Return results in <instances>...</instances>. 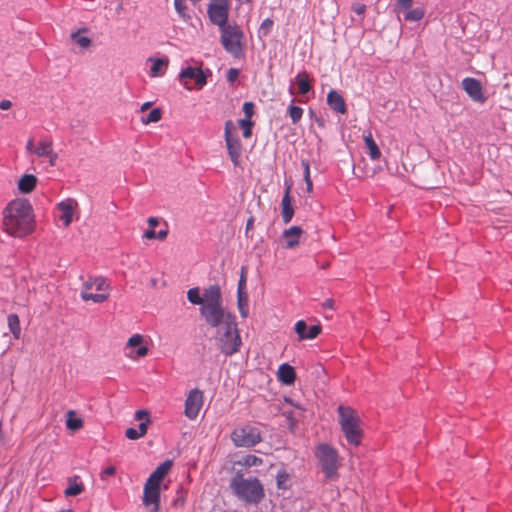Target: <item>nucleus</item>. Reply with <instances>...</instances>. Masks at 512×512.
<instances>
[{"mask_svg": "<svg viewBox=\"0 0 512 512\" xmlns=\"http://www.w3.org/2000/svg\"><path fill=\"white\" fill-rule=\"evenodd\" d=\"M5 231L13 236L22 238L35 229L33 207L26 198H16L10 201L3 211Z\"/></svg>", "mask_w": 512, "mask_h": 512, "instance_id": "obj_1", "label": "nucleus"}, {"mask_svg": "<svg viewBox=\"0 0 512 512\" xmlns=\"http://www.w3.org/2000/svg\"><path fill=\"white\" fill-rule=\"evenodd\" d=\"M211 328H218L224 325V331L216 337L218 348L225 356H232L240 351L242 339L238 329L236 315L225 307L217 312V317L206 321Z\"/></svg>", "mask_w": 512, "mask_h": 512, "instance_id": "obj_2", "label": "nucleus"}, {"mask_svg": "<svg viewBox=\"0 0 512 512\" xmlns=\"http://www.w3.org/2000/svg\"><path fill=\"white\" fill-rule=\"evenodd\" d=\"M187 300L192 305L200 306L199 312L205 322L215 319L217 312L224 307L221 287L218 284L205 288L203 294L198 286L190 288L187 291Z\"/></svg>", "mask_w": 512, "mask_h": 512, "instance_id": "obj_3", "label": "nucleus"}, {"mask_svg": "<svg viewBox=\"0 0 512 512\" xmlns=\"http://www.w3.org/2000/svg\"><path fill=\"white\" fill-rule=\"evenodd\" d=\"M229 487L239 500L252 505L260 504L265 498V490L257 477L244 478L241 470L231 478Z\"/></svg>", "mask_w": 512, "mask_h": 512, "instance_id": "obj_4", "label": "nucleus"}, {"mask_svg": "<svg viewBox=\"0 0 512 512\" xmlns=\"http://www.w3.org/2000/svg\"><path fill=\"white\" fill-rule=\"evenodd\" d=\"M338 420L341 430L352 446H359L363 438V430L360 427L361 419L355 409L350 406L339 405L337 408Z\"/></svg>", "mask_w": 512, "mask_h": 512, "instance_id": "obj_5", "label": "nucleus"}, {"mask_svg": "<svg viewBox=\"0 0 512 512\" xmlns=\"http://www.w3.org/2000/svg\"><path fill=\"white\" fill-rule=\"evenodd\" d=\"M220 35V43L226 52L235 58L244 57L245 53V35L240 26L236 23H228L218 28Z\"/></svg>", "mask_w": 512, "mask_h": 512, "instance_id": "obj_6", "label": "nucleus"}, {"mask_svg": "<svg viewBox=\"0 0 512 512\" xmlns=\"http://www.w3.org/2000/svg\"><path fill=\"white\" fill-rule=\"evenodd\" d=\"M212 76V71L209 68L202 69L187 65L182 67L178 74V80L187 90H201L208 82V78Z\"/></svg>", "mask_w": 512, "mask_h": 512, "instance_id": "obj_7", "label": "nucleus"}, {"mask_svg": "<svg viewBox=\"0 0 512 512\" xmlns=\"http://www.w3.org/2000/svg\"><path fill=\"white\" fill-rule=\"evenodd\" d=\"M317 457L321 470L327 479H333L337 475L338 452L329 444L322 443L317 447Z\"/></svg>", "mask_w": 512, "mask_h": 512, "instance_id": "obj_8", "label": "nucleus"}, {"mask_svg": "<svg viewBox=\"0 0 512 512\" xmlns=\"http://www.w3.org/2000/svg\"><path fill=\"white\" fill-rule=\"evenodd\" d=\"M231 440L236 447H253L262 441L260 430L252 425L235 428L231 433Z\"/></svg>", "mask_w": 512, "mask_h": 512, "instance_id": "obj_9", "label": "nucleus"}, {"mask_svg": "<svg viewBox=\"0 0 512 512\" xmlns=\"http://www.w3.org/2000/svg\"><path fill=\"white\" fill-rule=\"evenodd\" d=\"M230 9L231 5L229 0H210L207 5L209 21L218 28H222L223 25L230 23Z\"/></svg>", "mask_w": 512, "mask_h": 512, "instance_id": "obj_10", "label": "nucleus"}, {"mask_svg": "<svg viewBox=\"0 0 512 512\" xmlns=\"http://www.w3.org/2000/svg\"><path fill=\"white\" fill-rule=\"evenodd\" d=\"M314 79L310 76L307 71L299 72L293 80H291L288 92L294 96L298 93L302 97H306L309 94H314Z\"/></svg>", "mask_w": 512, "mask_h": 512, "instance_id": "obj_11", "label": "nucleus"}, {"mask_svg": "<svg viewBox=\"0 0 512 512\" xmlns=\"http://www.w3.org/2000/svg\"><path fill=\"white\" fill-rule=\"evenodd\" d=\"M461 88L475 103L483 104L488 99L484 92L482 82L479 79L474 77H466L461 82Z\"/></svg>", "mask_w": 512, "mask_h": 512, "instance_id": "obj_12", "label": "nucleus"}, {"mask_svg": "<svg viewBox=\"0 0 512 512\" xmlns=\"http://www.w3.org/2000/svg\"><path fill=\"white\" fill-rule=\"evenodd\" d=\"M202 405L203 392L198 388L192 389L185 400V416L190 420H194L198 416Z\"/></svg>", "mask_w": 512, "mask_h": 512, "instance_id": "obj_13", "label": "nucleus"}, {"mask_svg": "<svg viewBox=\"0 0 512 512\" xmlns=\"http://www.w3.org/2000/svg\"><path fill=\"white\" fill-rule=\"evenodd\" d=\"M322 327L320 324L308 325L306 321L299 320L295 323L294 331L300 340L315 339L321 333Z\"/></svg>", "mask_w": 512, "mask_h": 512, "instance_id": "obj_14", "label": "nucleus"}, {"mask_svg": "<svg viewBox=\"0 0 512 512\" xmlns=\"http://www.w3.org/2000/svg\"><path fill=\"white\" fill-rule=\"evenodd\" d=\"M56 207L60 212L59 219L65 227H68L73 221L75 208L77 207L76 200L67 198L59 202Z\"/></svg>", "mask_w": 512, "mask_h": 512, "instance_id": "obj_15", "label": "nucleus"}, {"mask_svg": "<svg viewBox=\"0 0 512 512\" xmlns=\"http://www.w3.org/2000/svg\"><path fill=\"white\" fill-rule=\"evenodd\" d=\"M142 502L145 506L160 505L161 487L146 481L143 487Z\"/></svg>", "mask_w": 512, "mask_h": 512, "instance_id": "obj_16", "label": "nucleus"}, {"mask_svg": "<svg viewBox=\"0 0 512 512\" xmlns=\"http://www.w3.org/2000/svg\"><path fill=\"white\" fill-rule=\"evenodd\" d=\"M326 101L330 109H332L336 113L341 115L347 114L348 108L346 101L339 91L331 89L327 94Z\"/></svg>", "mask_w": 512, "mask_h": 512, "instance_id": "obj_17", "label": "nucleus"}, {"mask_svg": "<svg viewBox=\"0 0 512 512\" xmlns=\"http://www.w3.org/2000/svg\"><path fill=\"white\" fill-rule=\"evenodd\" d=\"M224 139L231 162L235 167L239 166L242 151V143L239 136L236 134Z\"/></svg>", "mask_w": 512, "mask_h": 512, "instance_id": "obj_18", "label": "nucleus"}, {"mask_svg": "<svg viewBox=\"0 0 512 512\" xmlns=\"http://www.w3.org/2000/svg\"><path fill=\"white\" fill-rule=\"evenodd\" d=\"M290 189H291V186L287 185L284 195L281 200V204H280L281 216H282V220L285 224L290 223L295 214V209H294V205H293L294 200L290 194Z\"/></svg>", "mask_w": 512, "mask_h": 512, "instance_id": "obj_19", "label": "nucleus"}, {"mask_svg": "<svg viewBox=\"0 0 512 512\" xmlns=\"http://www.w3.org/2000/svg\"><path fill=\"white\" fill-rule=\"evenodd\" d=\"M173 464L174 462L172 459H166L154 469V471L149 475L146 481H150L152 484L161 487V482L169 474L173 467Z\"/></svg>", "mask_w": 512, "mask_h": 512, "instance_id": "obj_20", "label": "nucleus"}, {"mask_svg": "<svg viewBox=\"0 0 512 512\" xmlns=\"http://www.w3.org/2000/svg\"><path fill=\"white\" fill-rule=\"evenodd\" d=\"M304 234V230L297 225L285 229L282 233V238L285 240L284 247L287 249H294L300 243V238Z\"/></svg>", "mask_w": 512, "mask_h": 512, "instance_id": "obj_21", "label": "nucleus"}, {"mask_svg": "<svg viewBox=\"0 0 512 512\" xmlns=\"http://www.w3.org/2000/svg\"><path fill=\"white\" fill-rule=\"evenodd\" d=\"M296 371L289 363H282L277 370V380L285 386H291L296 380Z\"/></svg>", "mask_w": 512, "mask_h": 512, "instance_id": "obj_22", "label": "nucleus"}, {"mask_svg": "<svg viewBox=\"0 0 512 512\" xmlns=\"http://www.w3.org/2000/svg\"><path fill=\"white\" fill-rule=\"evenodd\" d=\"M127 348L131 349V353H134L137 358L144 357L148 353V348L143 345V336L140 334H134L128 339Z\"/></svg>", "mask_w": 512, "mask_h": 512, "instance_id": "obj_23", "label": "nucleus"}, {"mask_svg": "<svg viewBox=\"0 0 512 512\" xmlns=\"http://www.w3.org/2000/svg\"><path fill=\"white\" fill-rule=\"evenodd\" d=\"M38 178L34 174L25 173L17 181V188L21 194L31 193L37 186Z\"/></svg>", "mask_w": 512, "mask_h": 512, "instance_id": "obj_24", "label": "nucleus"}, {"mask_svg": "<svg viewBox=\"0 0 512 512\" xmlns=\"http://www.w3.org/2000/svg\"><path fill=\"white\" fill-rule=\"evenodd\" d=\"M149 61L152 62L149 72L151 77H161L165 74L166 68L169 64V59L167 56L159 58L150 57Z\"/></svg>", "mask_w": 512, "mask_h": 512, "instance_id": "obj_25", "label": "nucleus"}, {"mask_svg": "<svg viewBox=\"0 0 512 512\" xmlns=\"http://www.w3.org/2000/svg\"><path fill=\"white\" fill-rule=\"evenodd\" d=\"M78 479V476L68 478V485L64 490V495L66 497H76L84 491L85 487L83 483L78 482Z\"/></svg>", "mask_w": 512, "mask_h": 512, "instance_id": "obj_26", "label": "nucleus"}, {"mask_svg": "<svg viewBox=\"0 0 512 512\" xmlns=\"http://www.w3.org/2000/svg\"><path fill=\"white\" fill-rule=\"evenodd\" d=\"M291 474L287 472L285 464L281 463V468L276 474V486L279 490H287L291 488Z\"/></svg>", "mask_w": 512, "mask_h": 512, "instance_id": "obj_27", "label": "nucleus"}, {"mask_svg": "<svg viewBox=\"0 0 512 512\" xmlns=\"http://www.w3.org/2000/svg\"><path fill=\"white\" fill-rule=\"evenodd\" d=\"M84 425V421L79 417L74 410H69L66 413V428L71 432H77Z\"/></svg>", "mask_w": 512, "mask_h": 512, "instance_id": "obj_28", "label": "nucleus"}, {"mask_svg": "<svg viewBox=\"0 0 512 512\" xmlns=\"http://www.w3.org/2000/svg\"><path fill=\"white\" fill-rule=\"evenodd\" d=\"M364 143L372 160H377L381 157L380 148L378 147L371 133L364 136Z\"/></svg>", "mask_w": 512, "mask_h": 512, "instance_id": "obj_29", "label": "nucleus"}, {"mask_svg": "<svg viewBox=\"0 0 512 512\" xmlns=\"http://www.w3.org/2000/svg\"><path fill=\"white\" fill-rule=\"evenodd\" d=\"M8 327L15 339H19L21 335V326L19 316L15 313L9 314L7 317Z\"/></svg>", "mask_w": 512, "mask_h": 512, "instance_id": "obj_30", "label": "nucleus"}, {"mask_svg": "<svg viewBox=\"0 0 512 512\" xmlns=\"http://www.w3.org/2000/svg\"><path fill=\"white\" fill-rule=\"evenodd\" d=\"M402 15L407 22H418L423 19L425 10L422 7L410 8Z\"/></svg>", "mask_w": 512, "mask_h": 512, "instance_id": "obj_31", "label": "nucleus"}, {"mask_svg": "<svg viewBox=\"0 0 512 512\" xmlns=\"http://www.w3.org/2000/svg\"><path fill=\"white\" fill-rule=\"evenodd\" d=\"M263 463V459L252 454H248L243 456L241 459L235 461L236 465L244 466L247 468L253 467V466H259Z\"/></svg>", "mask_w": 512, "mask_h": 512, "instance_id": "obj_32", "label": "nucleus"}, {"mask_svg": "<svg viewBox=\"0 0 512 512\" xmlns=\"http://www.w3.org/2000/svg\"><path fill=\"white\" fill-rule=\"evenodd\" d=\"M85 31L86 29H82L71 34L72 41L83 49L89 48L92 44V40L89 37L82 35V32Z\"/></svg>", "mask_w": 512, "mask_h": 512, "instance_id": "obj_33", "label": "nucleus"}, {"mask_svg": "<svg viewBox=\"0 0 512 512\" xmlns=\"http://www.w3.org/2000/svg\"><path fill=\"white\" fill-rule=\"evenodd\" d=\"M163 111L159 107H155L151 109L146 115L141 117V121L143 124H151L157 123L162 118Z\"/></svg>", "mask_w": 512, "mask_h": 512, "instance_id": "obj_34", "label": "nucleus"}, {"mask_svg": "<svg viewBox=\"0 0 512 512\" xmlns=\"http://www.w3.org/2000/svg\"><path fill=\"white\" fill-rule=\"evenodd\" d=\"M294 103L295 99H292L290 105L287 108V114L291 118L292 123L297 124L303 116V109L300 106L295 105Z\"/></svg>", "mask_w": 512, "mask_h": 512, "instance_id": "obj_35", "label": "nucleus"}, {"mask_svg": "<svg viewBox=\"0 0 512 512\" xmlns=\"http://www.w3.org/2000/svg\"><path fill=\"white\" fill-rule=\"evenodd\" d=\"M237 307L242 318L248 317L249 305H248V293L237 294Z\"/></svg>", "mask_w": 512, "mask_h": 512, "instance_id": "obj_36", "label": "nucleus"}, {"mask_svg": "<svg viewBox=\"0 0 512 512\" xmlns=\"http://www.w3.org/2000/svg\"><path fill=\"white\" fill-rule=\"evenodd\" d=\"M238 126L242 130L244 138H250L253 134L255 122L252 119H239Z\"/></svg>", "mask_w": 512, "mask_h": 512, "instance_id": "obj_37", "label": "nucleus"}, {"mask_svg": "<svg viewBox=\"0 0 512 512\" xmlns=\"http://www.w3.org/2000/svg\"><path fill=\"white\" fill-rule=\"evenodd\" d=\"M81 298L84 301L92 300L95 303H102L107 300L108 294L104 293H90L88 291H81Z\"/></svg>", "mask_w": 512, "mask_h": 512, "instance_id": "obj_38", "label": "nucleus"}, {"mask_svg": "<svg viewBox=\"0 0 512 512\" xmlns=\"http://www.w3.org/2000/svg\"><path fill=\"white\" fill-rule=\"evenodd\" d=\"M51 146H52L51 141H47V140L41 141L40 144L38 145V147L34 150V153L38 157H46L51 154V151H52Z\"/></svg>", "mask_w": 512, "mask_h": 512, "instance_id": "obj_39", "label": "nucleus"}, {"mask_svg": "<svg viewBox=\"0 0 512 512\" xmlns=\"http://www.w3.org/2000/svg\"><path fill=\"white\" fill-rule=\"evenodd\" d=\"M414 0H396L393 11L397 14H403L410 8H412Z\"/></svg>", "mask_w": 512, "mask_h": 512, "instance_id": "obj_40", "label": "nucleus"}, {"mask_svg": "<svg viewBox=\"0 0 512 512\" xmlns=\"http://www.w3.org/2000/svg\"><path fill=\"white\" fill-rule=\"evenodd\" d=\"M273 25L274 21L271 18L263 20L258 30V37L261 39L268 36L271 33Z\"/></svg>", "mask_w": 512, "mask_h": 512, "instance_id": "obj_41", "label": "nucleus"}, {"mask_svg": "<svg viewBox=\"0 0 512 512\" xmlns=\"http://www.w3.org/2000/svg\"><path fill=\"white\" fill-rule=\"evenodd\" d=\"M247 269L246 267L241 268L240 278L237 285V294H247Z\"/></svg>", "mask_w": 512, "mask_h": 512, "instance_id": "obj_42", "label": "nucleus"}, {"mask_svg": "<svg viewBox=\"0 0 512 512\" xmlns=\"http://www.w3.org/2000/svg\"><path fill=\"white\" fill-rule=\"evenodd\" d=\"M186 494L187 490L180 484L177 489V497L173 500V505L175 507L183 506L186 502Z\"/></svg>", "mask_w": 512, "mask_h": 512, "instance_id": "obj_43", "label": "nucleus"}, {"mask_svg": "<svg viewBox=\"0 0 512 512\" xmlns=\"http://www.w3.org/2000/svg\"><path fill=\"white\" fill-rule=\"evenodd\" d=\"M256 106L254 102L252 101H246L242 105V111L244 113L243 119H252V117L255 115Z\"/></svg>", "mask_w": 512, "mask_h": 512, "instance_id": "obj_44", "label": "nucleus"}, {"mask_svg": "<svg viewBox=\"0 0 512 512\" xmlns=\"http://www.w3.org/2000/svg\"><path fill=\"white\" fill-rule=\"evenodd\" d=\"M239 76H240V69L230 68L226 74L227 82L230 85H234V83L238 80Z\"/></svg>", "mask_w": 512, "mask_h": 512, "instance_id": "obj_45", "label": "nucleus"}, {"mask_svg": "<svg viewBox=\"0 0 512 512\" xmlns=\"http://www.w3.org/2000/svg\"><path fill=\"white\" fill-rule=\"evenodd\" d=\"M174 7L176 12L182 17L183 19L186 18V4L185 0H174Z\"/></svg>", "mask_w": 512, "mask_h": 512, "instance_id": "obj_46", "label": "nucleus"}, {"mask_svg": "<svg viewBox=\"0 0 512 512\" xmlns=\"http://www.w3.org/2000/svg\"><path fill=\"white\" fill-rule=\"evenodd\" d=\"M236 127L232 120H227L224 126V138L236 135Z\"/></svg>", "mask_w": 512, "mask_h": 512, "instance_id": "obj_47", "label": "nucleus"}, {"mask_svg": "<svg viewBox=\"0 0 512 512\" xmlns=\"http://www.w3.org/2000/svg\"><path fill=\"white\" fill-rule=\"evenodd\" d=\"M283 415L286 417L288 421V425L290 430H293L297 426V419L294 417L293 411H285L283 412Z\"/></svg>", "mask_w": 512, "mask_h": 512, "instance_id": "obj_48", "label": "nucleus"}, {"mask_svg": "<svg viewBox=\"0 0 512 512\" xmlns=\"http://www.w3.org/2000/svg\"><path fill=\"white\" fill-rule=\"evenodd\" d=\"M125 436L130 440H137L142 437L141 433H139L135 427L127 428L125 431Z\"/></svg>", "mask_w": 512, "mask_h": 512, "instance_id": "obj_49", "label": "nucleus"}, {"mask_svg": "<svg viewBox=\"0 0 512 512\" xmlns=\"http://www.w3.org/2000/svg\"><path fill=\"white\" fill-rule=\"evenodd\" d=\"M351 10L355 12L358 16H360L361 19H363L364 14L366 12V5L362 3H354L351 6Z\"/></svg>", "mask_w": 512, "mask_h": 512, "instance_id": "obj_50", "label": "nucleus"}, {"mask_svg": "<svg viewBox=\"0 0 512 512\" xmlns=\"http://www.w3.org/2000/svg\"><path fill=\"white\" fill-rule=\"evenodd\" d=\"M115 474H116V468L114 466L110 465V466H107L104 469H102L100 476L102 479H105L107 477L114 476Z\"/></svg>", "mask_w": 512, "mask_h": 512, "instance_id": "obj_51", "label": "nucleus"}, {"mask_svg": "<svg viewBox=\"0 0 512 512\" xmlns=\"http://www.w3.org/2000/svg\"><path fill=\"white\" fill-rule=\"evenodd\" d=\"M151 420L146 419L145 421H141L138 425V432L141 433V436H144L147 433L148 426L150 425Z\"/></svg>", "mask_w": 512, "mask_h": 512, "instance_id": "obj_52", "label": "nucleus"}, {"mask_svg": "<svg viewBox=\"0 0 512 512\" xmlns=\"http://www.w3.org/2000/svg\"><path fill=\"white\" fill-rule=\"evenodd\" d=\"M165 228L163 229H160L156 234H157V239L160 240V241H163L167 238L168 234H169V230H168V225L167 223L164 221L163 222Z\"/></svg>", "mask_w": 512, "mask_h": 512, "instance_id": "obj_53", "label": "nucleus"}, {"mask_svg": "<svg viewBox=\"0 0 512 512\" xmlns=\"http://www.w3.org/2000/svg\"><path fill=\"white\" fill-rule=\"evenodd\" d=\"M150 419L149 412L145 409H140L135 412V419L138 421H142L143 419Z\"/></svg>", "mask_w": 512, "mask_h": 512, "instance_id": "obj_54", "label": "nucleus"}, {"mask_svg": "<svg viewBox=\"0 0 512 512\" xmlns=\"http://www.w3.org/2000/svg\"><path fill=\"white\" fill-rule=\"evenodd\" d=\"M161 221V218L151 216L147 219V224L149 228L155 229V227H157L161 223Z\"/></svg>", "mask_w": 512, "mask_h": 512, "instance_id": "obj_55", "label": "nucleus"}, {"mask_svg": "<svg viewBox=\"0 0 512 512\" xmlns=\"http://www.w3.org/2000/svg\"><path fill=\"white\" fill-rule=\"evenodd\" d=\"M301 165L303 167L304 178L310 177V163H309V161L307 159H302L301 160Z\"/></svg>", "mask_w": 512, "mask_h": 512, "instance_id": "obj_56", "label": "nucleus"}, {"mask_svg": "<svg viewBox=\"0 0 512 512\" xmlns=\"http://www.w3.org/2000/svg\"><path fill=\"white\" fill-rule=\"evenodd\" d=\"M156 233L157 232L155 231V229L148 228L147 230L144 231L143 237L149 240L157 239Z\"/></svg>", "mask_w": 512, "mask_h": 512, "instance_id": "obj_57", "label": "nucleus"}, {"mask_svg": "<svg viewBox=\"0 0 512 512\" xmlns=\"http://www.w3.org/2000/svg\"><path fill=\"white\" fill-rule=\"evenodd\" d=\"M105 285H106V282H105L104 278H101V277L100 278H95L94 286H95L97 291L103 290Z\"/></svg>", "mask_w": 512, "mask_h": 512, "instance_id": "obj_58", "label": "nucleus"}, {"mask_svg": "<svg viewBox=\"0 0 512 512\" xmlns=\"http://www.w3.org/2000/svg\"><path fill=\"white\" fill-rule=\"evenodd\" d=\"M284 401L285 403L297 408V409H300V410H305L299 403L295 402L292 398L290 397H285L284 398Z\"/></svg>", "mask_w": 512, "mask_h": 512, "instance_id": "obj_59", "label": "nucleus"}, {"mask_svg": "<svg viewBox=\"0 0 512 512\" xmlns=\"http://www.w3.org/2000/svg\"><path fill=\"white\" fill-rule=\"evenodd\" d=\"M12 107V102L7 99H3L0 101V109L1 110H8Z\"/></svg>", "mask_w": 512, "mask_h": 512, "instance_id": "obj_60", "label": "nucleus"}, {"mask_svg": "<svg viewBox=\"0 0 512 512\" xmlns=\"http://www.w3.org/2000/svg\"><path fill=\"white\" fill-rule=\"evenodd\" d=\"M254 227V217H250L248 220H247V223H246V236H248V233L253 229Z\"/></svg>", "mask_w": 512, "mask_h": 512, "instance_id": "obj_61", "label": "nucleus"}, {"mask_svg": "<svg viewBox=\"0 0 512 512\" xmlns=\"http://www.w3.org/2000/svg\"><path fill=\"white\" fill-rule=\"evenodd\" d=\"M95 284V280L92 281V279H89L88 281H86L84 284H83V290L82 291H88L89 289H91Z\"/></svg>", "mask_w": 512, "mask_h": 512, "instance_id": "obj_62", "label": "nucleus"}, {"mask_svg": "<svg viewBox=\"0 0 512 512\" xmlns=\"http://www.w3.org/2000/svg\"><path fill=\"white\" fill-rule=\"evenodd\" d=\"M304 181L306 183V189L308 192H311L312 189H313V183H312V180H311V177H308V178H304Z\"/></svg>", "mask_w": 512, "mask_h": 512, "instance_id": "obj_63", "label": "nucleus"}, {"mask_svg": "<svg viewBox=\"0 0 512 512\" xmlns=\"http://www.w3.org/2000/svg\"><path fill=\"white\" fill-rule=\"evenodd\" d=\"M26 149L27 151L31 152V153H34V150L36 149L34 147V142H33V139H29L28 142H27V145H26Z\"/></svg>", "mask_w": 512, "mask_h": 512, "instance_id": "obj_64", "label": "nucleus"}]
</instances>
